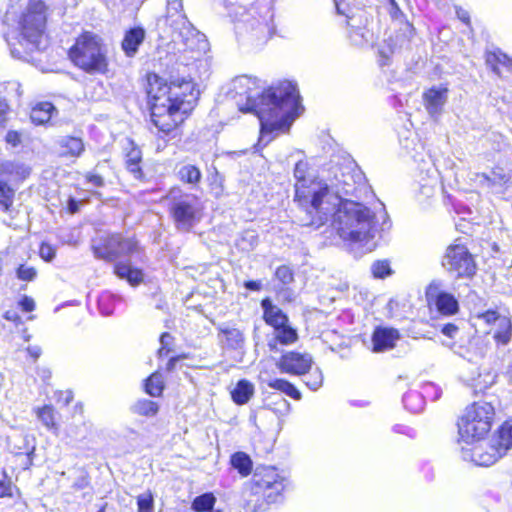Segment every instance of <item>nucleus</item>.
<instances>
[{
  "label": "nucleus",
  "instance_id": "f257e3e1",
  "mask_svg": "<svg viewBox=\"0 0 512 512\" xmlns=\"http://www.w3.org/2000/svg\"><path fill=\"white\" fill-rule=\"evenodd\" d=\"M231 92L246 100L245 104L237 102L240 111L258 117L264 145L272 140L271 134L287 132L301 108L297 85L288 80L260 92L258 79L241 75L232 80Z\"/></svg>",
  "mask_w": 512,
  "mask_h": 512
},
{
  "label": "nucleus",
  "instance_id": "f03ea898",
  "mask_svg": "<svg viewBox=\"0 0 512 512\" xmlns=\"http://www.w3.org/2000/svg\"><path fill=\"white\" fill-rule=\"evenodd\" d=\"M147 94L151 120L164 135H170L194 109L199 91L190 80H176L169 84L155 73L147 76Z\"/></svg>",
  "mask_w": 512,
  "mask_h": 512
},
{
  "label": "nucleus",
  "instance_id": "7ed1b4c3",
  "mask_svg": "<svg viewBox=\"0 0 512 512\" xmlns=\"http://www.w3.org/2000/svg\"><path fill=\"white\" fill-rule=\"evenodd\" d=\"M295 196L301 213L299 224L320 228L331 216L337 197L329 190L327 181L312 176L306 161H298L294 169Z\"/></svg>",
  "mask_w": 512,
  "mask_h": 512
},
{
  "label": "nucleus",
  "instance_id": "20e7f679",
  "mask_svg": "<svg viewBox=\"0 0 512 512\" xmlns=\"http://www.w3.org/2000/svg\"><path fill=\"white\" fill-rule=\"evenodd\" d=\"M378 219L382 220L381 230H384L388 215L382 204L381 211L377 216L364 204L345 200L342 204L337 205L326 223L331 220L333 228L341 239L359 243L367 251H372L376 246L373 240L379 230Z\"/></svg>",
  "mask_w": 512,
  "mask_h": 512
},
{
  "label": "nucleus",
  "instance_id": "39448f33",
  "mask_svg": "<svg viewBox=\"0 0 512 512\" xmlns=\"http://www.w3.org/2000/svg\"><path fill=\"white\" fill-rule=\"evenodd\" d=\"M157 27L186 50L204 53L207 49L205 35L197 31L183 13L182 0H167L166 14L157 20Z\"/></svg>",
  "mask_w": 512,
  "mask_h": 512
},
{
  "label": "nucleus",
  "instance_id": "423d86ee",
  "mask_svg": "<svg viewBox=\"0 0 512 512\" xmlns=\"http://www.w3.org/2000/svg\"><path fill=\"white\" fill-rule=\"evenodd\" d=\"M458 444L464 461L472 462L477 466H490L512 447V426L504 423L487 442L484 438L471 444Z\"/></svg>",
  "mask_w": 512,
  "mask_h": 512
},
{
  "label": "nucleus",
  "instance_id": "0eeeda50",
  "mask_svg": "<svg viewBox=\"0 0 512 512\" xmlns=\"http://www.w3.org/2000/svg\"><path fill=\"white\" fill-rule=\"evenodd\" d=\"M69 57L75 66L90 75L108 72L107 49L102 39L92 32H84L76 39Z\"/></svg>",
  "mask_w": 512,
  "mask_h": 512
},
{
  "label": "nucleus",
  "instance_id": "6e6552de",
  "mask_svg": "<svg viewBox=\"0 0 512 512\" xmlns=\"http://www.w3.org/2000/svg\"><path fill=\"white\" fill-rule=\"evenodd\" d=\"M495 408L486 401L474 402L458 419V443L471 444L483 440L492 427Z\"/></svg>",
  "mask_w": 512,
  "mask_h": 512
},
{
  "label": "nucleus",
  "instance_id": "1a4fd4ad",
  "mask_svg": "<svg viewBox=\"0 0 512 512\" xmlns=\"http://www.w3.org/2000/svg\"><path fill=\"white\" fill-rule=\"evenodd\" d=\"M165 199L177 230L189 232L201 221L204 207L196 195L186 193L180 187H173Z\"/></svg>",
  "mask_w": 512,
  "mask_h": 512
},
{
  "label": "nucleus",
  "instance_id": "9d476101",
  "mask_svg": "<svg viewBox=\"0 0 512 512\" xmlns=\"http://www.w3.org/2000/svg\"><path fill=\"white\" fill-rule=\"evenodd\" d=\"M19 43L27 51L38 49L46 25V6L42 0H30L19 19Z\"/></svg>",
  "mask_w": 512,
  "mask_h": 512
},
{
  "label": "nucleus",
  "instance_id": "9b49d317",
  "mask_svg": "<svg viewBox=\"0 0 512 512\" xmlns=\"http://www.w3.org/2000/svg\"><path fill=\"white\" fill-rule=\"evenodd\" d=\"M326 181L329 190L337 197L331 213L337 205L342 204L346 200L344 199L345 196L360 198L368 190L364 174L353 165L335 166L333 168V176Z\"/></svg>",
  "mask_w": 512,
  "mask_h": 512
},
{
  "label": "nucleus",
  "instance_id": "f8f14e48",
  "mask_svg": "<svg viewBox=\"0 0 512 512\" xmlns=\"http://www.w3.org/2000/svg\"><path fill=\"white\" fill-rule=\"evenodd\" d=\"M402 147L406 150L415 162L418 163L419 182L423 189L422 193L429 194L438 183L439 172L430 156L424 152L423 145L416 137L401 140Z\"/></svg>",
  "mask_w": 512,
  "mask_h": 512
},
{
  "label": "nucleus",
  "instance_id": "ddd939ff",
  "mask_svg": "<svg viewBox=\"0 0 512 512\" xmlns=\"http://www.w3.org/2000/svg\"><path fill=\"white\" fill-rule=\"evenodd\" d=\"M92 249L95 257L113 260L122 256H133L139 253L137 241L119 234L100 235L93 240Z\"/></svg>",
  "mask_w": 512,
  "mask_h": 512
},
{
  "label": "nucleus",
  "instance_id": "4468645a",
  "mask_svg": "<svg viewBox=\"0 0 512 512\" xmlns=\"http://www.w3.org/2000/svg\"><path fill=\"white\" fill-rule=\"evenodd\" d=\"M442 266L451 277L458 279H470L476 273L474 258L462 244H452L447 247L442 258Z\"/></svg>",
  "mask_w": 512,
  "mask_h": 512
},
{
  "label": "nucleus",
  "instance_id": "2eb2a0df",
  "mask_svg": "<svg viewBox=\"0 0 512 512\" xmlns=\"http://www.w3.org/2000/svg\"><path fill=\"white\" fill-rule=\"evenodd\" d=\"M479 326L484 327L486 334L492 335L497 346H506L512 337L511 319L506 313L487 310L476 316Z\"/></svg>",
  "mask_w": 512,
  "mask_h": 512
},
{
  "label": "nucleus",
  "instance_id": "dca6fc26",
  "mask_svg": "<svg viewBox=\"0 0 512 512\" xmlns=\"http://www.w3.org/2000/svg\"><path fill=\"white\" fill-rule=\"evenodd\" d=\"M286 487V480L280 476L275 468H265L253 476L252 491L262 493L268 503H276Z\"/></svg>",
  "mask_w": 512,
  "mask_h": 512
},
{
  "label": "nucleus",
  "instance_id": "f3484780",
  "mask_svg": "<svg viewBox=\"0 0 512 512\" xmlns=\"http://www.w3.org/2000/svg\"><path fill=\"white\" fill-rule=\"evenodd\" d=\"M253 10L258 15L250 21L252 35L259 41H267L275 31L273 0H257Z\"/></svg>",
  "mask_w": 512,
  "mask_h": 512
},
{
  "label": "nucleus",
  "instance_id": "a211bd4d",
  "mask_svg": "<svg viewBox=\"0 0 512 512\" xmlns=\"http://www.w3.org/2000/svg\"><path fill=\"white\" fill-rule=\"evenodd\" d=\"M312 363L310 354L289 351L277 360L276 366L282 373L300 376L305 375L311 369Z\"/></svg>",
  "mask_w": 512,
  "mask_h": 512
},
{
  "label": "nucleus",
  "instance_id": "6ab92c4d",
  "mask_svg": "<svg viewBox=\"0 0 512 512\" xmlns=\"http://www.w3.org/2000/svg\"><path fill=\"white\" fill-rule=\"evenodd\" d=\"M347 17L348 38L350 42L359 47L372 43L373 32L368 29V18L365 13L353 14Z\"/></svg>",
  "mask_w": 512,
  "mask_h": 512
},
{
  "label": "nucleus",
  "instance_id": "aec40b11",
  "mask_svg": "<svg viewBox=\"0 0 512 512\" xmlns=\"http://www.w3.org/2000/svg\"><path fill=\"white\" fill-rule=\"evenodd\" d=\"M448 100V88L440 85L433 86L423 94L424 106L428 114L438 119Z\"/></svg>",
  "mask_w": 512,
  "mask_h": 512
},
{
  "label": "nucleus",
  "instance_id": "412c9836",
  "mask_svg": "<svg viewBox=\"0 0 512 512\" xmlns=\"http://www.w3.org/2000/svg\"><path fill=\"white\" fill-rule=\"evenodd\" d=\"M399 336L397 329L387 327L376 328L372 337L373 350L380 352L393 348Z\"/></svg>",
  "mask_w": 512,
  "mask_h": 512
},
{
  "label": "nucleus",
  "instance_id": "4be33fe9",
  "mask_svg": "<svg viewBox=\"0 0 512 512\" xmlns=\"http://www.w3.org/2000/svg\"><path fill=\"white\" fill-rule=\"evenodd\" d=\"M261 307L263 309V318L265 322L275 329L288 323L287 315L276 305L272 303L269 298H265L261 301Z\"/></svg>",
  "mask_w": 512,
  "mask_h": 512
},
{
  "label": "nucleus",
  "instance_id": "5701e85b",
  "mask_svg": "<svg viewBox=\"0 0 512 512\" xmlns=\"http://www.w3.org/2000/svg\"><path fill=\"white\" fill-rule=\"evenodd\" d=\"M145 39V30L141 27H134L125 33L122 41V49L126 56L133 57L137 51L139 45L143 43Z\"/></svg>",
  "mask_w": 512,
  "mask_h": 512
},
{
  "label": "nucleus",
  "instance_id": "b1692460",
  "mask_svg": "<svg viewBox=\"0 0 512 512\" xmlns=\"http://www.w3.org/2000/svg\"><path fill=\"white\" fill-rule=\"evenodd\" d=\"M31 169L20 161H4L0 165V176L10 177L14 180H24L30 175Z\"/></svg>",
  "mask_w": 512,
  "mask_h": 512
},
{
  "label": "nucleus",
  "instance_id": "393cba45",
  "mask_svg": "<svg viewBox=\"0 0 512 512\" xmlns=\"http://www.w3.org/2000/svg\"><path fill=\"white\" fill-rule=\"evenodd\" d=\"M114 272L119 278L125 279L131 286L139 285L144 279L142 270L134 268L128 263H117L114 267Z\"/></svg>",
  "mask_w": 512,
  "mask_h": 512
},
{
  "label": "nucleus",
  "instance_id": "a878e982",
  "mask_svg": "<svg viewBox=\"0 0 512 512\" xmlns=\"http://www.w3.org/2000/svg\"><path fill=\"white\" fill-rule=\"evenodd\" d=\"M56 108L50 102H39L32 107L30 118L36 125H43L49 122Z\"/></svg>",
  "mask_w": 512,
  "mask_h": 512
},
{
  "label": "nucleus",
  "instance_id": "bb28decb",
  "mask_svg": "<svg viewBox=\"0 0 512 512\" xmlns=\"http://www.w3.org/2000/svg\"><path fill=\"white\" fill-rule=\"evenodd\" d=\"M16 189L0 176V210L11 214L14 211Z\"/></svg>",
  "mask_w": 512,
  "mask_h": 512
},
{
  "label": "nucleus",
  "instance_id": "cd10ccee",
  "mask_svg": "<svg viewBox=\"0 0 512 512\" xmlns=\"http://www.w3.org/2000/svg\"><path fill=\"white\" fill-rule=\"evenodd\" d=\"M437 310L443 315H453L457 313L459 305L456 298L447 292H439L434 299Z\"/></svg>",
  "mask_w": 512,
  "mask_h": 512
},
{
  "label": "nucleus",
  "instance_id": "c85d7f7f",
  "mask_svg": "<svg viewBox=\"0 0 512 512\" xmlns=\"http://www.w3.org/2000/svg\"><path fill=\"white\" fill-rule=\"evenodd\" d=\"M254 394V386L248 380L242 379L237 382L231 391L232 400L238 404H246Z\"/></svg>",
  "mask_w": 512,
  "mask_h": 512
},
{
  "label": "nucleus",
  "instance_id": "c756f323",
  "mask_svg": "<svg viewBox=\"0 0 512 512\" xmlns=\"http://www.w3.org/2000/svg\"><path fill=\"white\" fill-rule=\"evenodd\" d=\"M297 339V331L287 323L274 330V340L269 342V346L271 349H273L276 345V342L289 345L296 342Z\"/></svg>",
  "mask_w": 512,
  "mask_h": 512
},
{
  "label": "nucleus",
  "instance_id": "7c9ffc66",
  "mask_svg": "<svg viewBox=\"0 0 512 512\" xmlns=\"http://www.w3.org/2000/svg\"><path fill=\"white\" fill-rule=\"evenodd\" d=\"M486 63L499 76H502V67H512V59L501 51L488 52Z\"/></svg>",
  "mask_w": 512,
  "mask_h": 512
},
{
  "label": "nucleus",
  "instance_id": "2f4dec72",
  "mask_svg": "<svg viewBox=\"0 0 512 512\" xmlns=\"http://www.w3.org/2000/svg\"><path fill=\"white\" fill-rule=\"evenodd\" d=\"M177 177L181 182L195 187L200 183L202 173L198 167L191 164H186L178 169Z\"/></svg>",
  "mask_w": 512,
  "mask_h": 512
},
{
  "label": "nucleus",
  "instance_id": "473e14b6",
  "mask_svg": "<svg viewBox=\"0 0 512 512\" xmlns=\"http://www.w3.org/2000/svg\"><path fill=\"white\" fill-rule=\"evenodd\" d=\"M269 388L278 390L294 400L301 399L300 391L289 381L279 378L268 379L265 381Z\"/></svg>",
  "mask_w": 512,
  "mask_h": 512
},
{
  "label": "nucleus",
  "instance_id": "72a5a7b5",
  "mask_svg": "<svg viewBox=\"0 0 512 512\" xmlns=\"http://www.w3.org/2000/svg\"><path fill=\"white\" fill-rule=\"evenodd\" d=\"M216 503V497L213 493L207 492L194 498L191 508L195 512H209Z\"/></svg>",
  "mask_w": 512,
  "mask_h": 512
},
{
  "label": "nucleus",
  "instance_id": "f704fd0d",
  "mask_svg": "<svg viewBox=\"0 0 512 512\" xmlns=\"http://www.w3.org/2000/svg\"><path fill=\"white\" fill-rule=\"evenodd\" d=\"M231 464L243 476L249 475L252 470V461L244 452H236L233 454L231 457Z\"/></svg>",
  "mask_w": 512,
  "mask_h": 512
},
{
  "label": "nucleus",
  "instance_id": "c9c22d12",
  "mask_svg": "<svg viewBox=\"0 0 512 512\" xmlns=\"http://www.w3.org/2000/svg\"><path fill=\"white\" fill-rule=\"evenodd\" d=\"M159 406L156 402L148 399L138 400L133 406L132 411L135 414L153 417L158 413Z\"/></svg>",
  "mask_w": 512,
  "mask_h": 512
},
{
  "label": "nucleus",
  "instance_id": "e433bc0d",
  "mask_svg": "<svg viewBox=\"0 0 512 512\" xmlns=\"http://www.w3.org/2000/svg\"><path fill=\"white\" fill-rule=\"evenodd\" d=\"M220 332L224 335L226 345L231 349H238L243 343V334L236 328H220Z\"/></svg>",
  "mask_w": 512,
  "mask_h": 512
},
{
  "label": "nucleus",
  "instance_id": "4c0bfd02",
  "mask_svg": "<svg viewBox=\"0 0 512 512\" xmlns=\"http://www.w3.org/2000/svg\"><path fill=\"white\" fill-rule=\"evenodd\" d=\"M164 389L163 377L160 373H153L145 383V391L152 397H158Z\"/></svg>",
  "mask_w": 512,
  "mask_h": 512
},
{
  "label": "nucleus",
  "instance_id": "58836bf2",
  "mask_svg": "<svg viewBox=\"0 0 512 512\" xmlns=\"http://www.w3.org/2000/svg\"><path fill=\"white\" fill-rule=\"evenodd\" d=\"M63 148V155L79 156L84 150V145L81 139L76 137H67L61 141Z\"/></svg>",
  "mask_w": 512,
  "mask_h": 512
},
{
  "label": "nucleus",
  "instance_id": "ea45409f",
  "mask_svg": "<svg viewBox=\"0 0 512 512\" xmlns=\"http://www.w3.org/2000/svg\"><path fill=\"white\" fill-rule=\"evenodd\" d=\"M306 374L307 375L304 380L306 386L313 391L318 390L323 384V375L321 370L318 368H315L314 370L310 369Z\"/></svg>",
  "mask_w": 512,
  "mask_h": 512
},
{
  "label": "nucleus",
  "instance_id": "a19ab883",
  "mask_svg": "<svg viewBox=\"0 0 512 512\" xmlns=\"http://www.w3.org/2000/svg\"><path fill=\"white\" fill-rule=\"evenodd\" d=\"M138 512H154V496L151 491H146L137 497Z\"/></svg>",
  "mask_w": 512,
  "mask_h": 512
},
{
  "label": "nucleus",
  "instance_id": "79ce46f5",
  "mask_svg": "<svg viewBox=\"0 0 512 512\" xmlns=\"http://www.w3.org/2000/svg\"><path fill=\"white\" fill-rule=\"evenodd\" d=\"M441 333L450 339L448 341H443L442 345L451 350H455L456 345L452 340L457 337L459 328L453 323H447L441 327Z\"/></svg>",
  "mask_w": 512,
  "mask_h": 512
},
{
  "label": "nucleus",
  "instance_id": "37998d69",
  "mask_svg": "<svg viewBox=\"0 0 512 512\" xmlns=\"http://www.w3.org/2000/svg\"><path fill=\"white\" fill-rule=\"evenodd\" d=\"M371 272L375 278L383 279L392 274V269L389 261L377 260L371 265Z\"/></svg>",
  "mask_w": 512,
  "mask_h": 512
},
{
  "label": "nucleus",
  "instance_id": "c03bdc74",
  "mask_svg": "<svg viewBox=\"0 0 512 512\" xmlns=\"http://www.w3.org/2000/svg\"><path fill=\"white\" fill-rule=\"evenodd\" d=\"M38 419L47 428H53L55 426L54 409L52 406L45 405L42 408L36 410Z\"/></svg>",
  "mask_w": 512,
  "mask_h": 512
},
{
  "label": "nucleus",
  "instance_id": "a18cd8bd",
  "mask_svg": "<svg viewBox=\"0 0 512 512\" xmlns=\"http://www.w3.org/2000/svg\"><path fill=\"white\" fill-rule=\"evenodd\" d=\"M275 277L283 285H288L294 280L292 269L287 265L279 266L275 271Z\"/></svg>",
  "mask_w": 512,
  "mask_h": 512
},
{
  "label": "nucleus",
  "instance_id": "49530a36",
  "mask_svg": "<svg viewBox=\"0 0 512 512\" xmlns=\"http://www.w3.org/2000/svg\"><path fill=\"white\" fill-rule=\"evenodd\" d=\"M14 488L6 473L0 472V498L13 497Z\"/></svg>",
  "mask_w": 512,
  "mask_h": 512
},
{
  "label": "nucleus",
  "instance_id": "de8ad7c7",
  "mask_svg": "<svg viewBox=\"0 0 512 512\" xmlns=\"http://www.w3.org/2000/svg\"><path fill=\"white\" fill-rule=\"evenodd\" d=\"M258 243V235L255 231L247 230L242 234L239 245L242 249H253Z\"/></svg>",
  "mask_w": 512,
  "mask_h": 512
},
{
  "label": "nucleus",
  "instance_id": "09e8293b",
  "mask_svg": "<svg viewBox=\"0 0 512 512\" xmlns=\"http://www.w3.org/2000/svg\"><path fill=\"white\" fill-rule=\"evenodd\" d=\"M36 276L34 267L20 265L17 269V277L22 281H32Z\"/></svg>",
  "mask_w": 512,
  "mask_h": 512
},
{
  "label": "nucleus",
  "instance_id": "8fccbe9b",
  "mask_svg": "<svg viewBox=\"0 0 512 512\" xmlns=\"http://www.w3.org/2000/svg\"><path fill=\"white\" fill-rule=\"evenodd\" d=\"M39 254L43 260L50 262L54 259L56 250L52 245L48 243H42L40 246Z\"/></svg>",
  "mask_w": 512,
  "mask_h": 512
},
{
  "label": "nucleus",
  "instance_id": "3c124183",
  "mask_svg": "<svg viewBox=\"0 0 512 512\" xmlns=\"http://www.w3.org/2000/svg\"><path fill=\"white\" fill-rule=\"evenodd\" d=\"M142 153L138 147L132 146V148L126 154V164L141 162Z\"/></svg>",
  "mask_w": 512,
  "mask_h": 512
},
{
  "label": "nucleus",
  "instance_id": "603ef678",
  "mask_svg": "<svg viewBox=\"0 0 512 512\" xmlns=\"http://www.w3.org/2000/svg\"><path fill=\"white\" fill-rule=\"evenodd\" d=\"M85 177L87 183L94 187H102L104 185V179L100 175L87 173Z\"/></svg>",
  "mask_w": 512,
  "mask_h": 512
},
{
  "label": "nucleus",
  "instance_id": "864d4df0",
  "mask_svg": "<svg viewBox=\"0 0 512 512\" xmlns=\"http://www.w3.org/2000/svg\"><path fill=\"white\" fill-rule=\"evenodd\" d=\"M126 168L135 179H141L143 177L140 162L126 164Z\"/></svg>",
  "mask_w": 512,
  "mask_h": 512
},
{
  "label": "nucleus",
  "instance_id": "5fc2aeb1",
  "mask_svg": "<svg viewBox=\"0 0 512 512\" xmlns=\"http://www.w3.org/2000/svg\"><path fill=\"white\" fill-rule=\"evenodd\" d=\"M5 140L8 144L15 147L20 144L21 136L17 131H8L6 134Z\"/></svg>",
  "mask_w": 512,
  "mask_h": 512
},
{
  "label": "nucleus",
  "instance_id": "6e6d98bb",
  "mask_svg": "<svg viewBox=\"0 0 512 512\" xmlns=\"http://www.w3.org/2000/svg\"><path fill=\"white\" fill-rule=\"evenodd\" d=\"M19 305L21 306L22 310L25 312H31L35 308L34 300L28 296H24L21 299V301L19 302Z\"/></svg>",
  "mask_w": 512,
  "mask_h": 512
},
{
  "label": "nucleus",
  "instance_id": "4d7b16f0",
  "mask_svg": "<svg viewBox=\"0 0 512 512\" xmlns=\"http://www.w3.org/2000/svg\"><path fill=\"white\" fill-rule=\"evenodd\" d=\"M9 113V106L4 100H0V125H4Z\"/></svg>",
  "mask_w": 512,
  "mask_h": 512
},
{
  "label": "nucleus",
  "instance_id": "13d9d810",
  "mask_svg": "<svg viewBox=\"0 0 512 512\" xmlns=\"http://www.w3.org/2000/svg\"><path fill=\"white\" fill-rule=\"evenodd\" d=\"M434 392V397H433V400H437L440 398L441 396V390L438 386H436L435 384L433 383H428L424 386V392L426 394H429L430 392Z\"/></svg>",
  "mask_w": 512,
  "mask_h": 512
},
{
  "label": "nucleus",
  "instance_id": "bf43d9fd",
  "mask_svg": "<svg viewBox=\"0 0 512 512\" xmlns=\"http://www.w3.org/2000/svg\"><path fill=\"white\" fill-rule=\"evenodd\" d=\"M171 339V335L169 333H163L160 337V343H161V347L158 351V353L161 355H163L166 347L169 345V341Z\"/></svg>",
  "mask_w": 512,
  "mask_h": 512
},
{
  "label": "nucleus",
  "instance_id": "052dcab7",
  "mask_svg": "<svg viewBox=\"0 0 512 512\" xmlns=\"http://www.w3.org/2000/svg\"><path fill=\"white\" fill-rule=\"evenodd\" d=\"M244 286L248 290L259 291L261 289V287H262V284H261L260 281L250 280V281H246L244 283Z\"/></svg>",
  "mask_w": 512,
  "mask_h": 512
},
{
  "label": "nucleus",
  "instance_id": "680f3d73",
  "mask_svg": "<svg viewBox=\"0 0 512 512\" xmlns=\"http://www.w3.org/2000/svg\"><path fill=\"white\" fill-rule=\"evenodd\" d=\"M380 59L379 63L381 66L387 65L390 59V54H393L394 51H379Z\"/></svg>",
  "mask_w": 512,
  "mask_h": 512
},
{
  "label": "nucleus",
  "instance_id": "e2e57ef3",
  "mask_svg": "<svg viewBox=\"0 0 512 512\" xmlns=\"http://www.w3.org/2000/svg\"><path fill=\"white\" fill-rule=\"evenodd\" d=\"M456 14H457V17L464 23L468 24L469 23V13L462 9V8H457L456 9Z\"/></svg>",
  "mask_w": 512,
  "mask_h": 512
},
{
  "label": "nucleus",
  "instance_id": "0e129e2a",
  "mask_svg": "<svg viewBox=\"0 0 512 512\" xmlns=\"http://www.w3.org/2000/svg\"><path fill=\"white\" fill-rule=\"evenodd\" d=\"M68 210L70 213L74 214L79 210V203L74 198H69L68 200Z\"/></svg>",
  "mask_w": 512,
  "mask_h": 512
},
{
  "label": "nucleus",
  "instance_id": "69168bd1",
  "mask_svg": "<svg viewBox=\"0 0 512 512\" xmlns=\"http://www.w3.org/2000/svg\"><path fill=\"white\" fill-rule=\"evenodd\" d=\"M491 138L497 143V146L494 148L496 150H500L502 148V145L504 143V138L501 134L492 133Z\"/></svg>",
  "mask_w": 512,
  "mask_h": 512
},
{
  "label": "nucleus",
  "instance_id": "338daca9",
  "mask_svg": "<svg viewBox=\"0 0 512 512\" xmlns=\"http://www.w3.org/2000/svg\"><path fill=\"white\" fill-rule=\"evenodd\" d=\"M29 354L34 358L37 359L41 354V349L39 347H29L28 348Z\"/></svg>",
  "mask_w": 512,
  "mask_h": 512
},
{
  "label": "nucleus",
  "instance_id": "774afa93",
  "mask_svg": "<svg viewBox=\"0 0 512 512\" xmlns=\"http://www.w3.org/2000/svg\"><path fill=\"white\" fill-rule=\"evenodd\" d=\"M503 264L507 268H512V253L506 255V257L503 259Z\"/></svg>",
  "mask_w": 512,
  "mask_h": 512
}]
</instances>
